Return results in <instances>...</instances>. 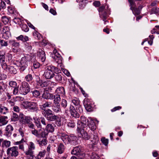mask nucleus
<instances>
[{
	"mask_svg": "<svg viewBox=\"0 0 159 159\" xmlns=\"http://www.w3.org/2000/svg\"><path fill=\"white\" fill-rule=\"evenodd\" d=\"M58 68L52 66H48L45 68L44 75L46 79H51L52 78L54 74L53 71L58 70Z\"/></svg>",
	"mask_w": 159,
	"mask_h": 159,
	"instance_id": "nucleus-1",
	"label": "nucleus"
},
{
	"mask_svg": "<svg viewBox=\"0 0 159 159\" xmlns=\"http://www.w3.org/2000/svg\"><path fill=\"white\" fill-rule=\"evenodd\" d=\"M21 106L24 108L28 109L31 111L34 112L38 110L37 105L35 102L25 101L22 103Z\"/></svg>",
	"mask_w": 159,
	"mask_h": 159,
	"instance_id": "nucleus-2",
	"label": "nucleus"
},
{
	"mask_svg": "<svg viewBox=\"0 0 159 159\" xmlns=\"http://www.w3.org/2000/svg\"><path fill=\"white\" fill-rule=\"evenodd\" d=\"M30 60V55L25 56L21 58L18 64V67L20 71H24L28 66V62Z\"/></svg>",
	"mask_w": 159,
	"mask_h": 159,
	"instance_id": "nucleus-3",
	"label": "nucleus"
},
{
	"mask_svg": "<svg viewBox=\"0 0 159 159\" xmlns=\"http://www.w3.org/2000/svg\"><path fill=\"white\" fill-rule=\"evenodd\" d=\"M35 148V145L33 142H30L29 143L28 150L25 152L27 159H35V157L34 155L33 151Z\"/></svg>",
	"mask_w": 159,
	"mask_h": 159,
	"instance_id": "nucleus-4",
	"label": "nucleus"
},
{
	"mask_svg": "<svg viewBox=\"0 0 159 159\" xmlns=\"http://www.w3.org/2000/svg\"><path fill=\"white\" fill-rule=\"evenodd\" d=\"M0 31L2 34V38L3 39H8L11 36L10 28L9 26L0 24Z\"/></svg>",
	"mask_w": 159,
	"mask_h": 159,
	"instance_id": "nucleus-5",
	"label": "nucleus"
},
{
	"mask_svg": "<svg viewBox=\"0 0 159 159\" xmlns=\"http://www.w3.org/2000/svg\"><path fill=\"white\" fill-rule=\"evenodd\" d=\"M32 134L38 138H46L48 136V132L45 130H43L41 129L37 130L35 129L31 131Z\"/></svg>",
	"mask_w": 159,
	"mask_h": 159,
	"instance_id": "nucleus-6",
	"label": "nucleus"
},
{
	"mask_svg": "<svg viewBox=\"0 0 159 159\" xmlns=\"http://www.w3.org/2000/svg\"><path fill=\"white\" fill-rule=\"evenodd\" d=\"M30 90V86L29 84L25 81L22 82L20 87V93L25 95L28 93Z\"/></svg>",
	"mask_w": 159,
	"mask_h": 159,
	"instance_id": "nucleus-7",
	"label": "nucleus"
},
{
	"mask_svg": "<svg viewBox=\"0 0 159 159\" xmlns=\"http://www.w3.org/2000/svg\"><path fill=\"white\" fill-rule=\"evenodd\" d=\"M7 155L10 157H16L19 154L18 148L17 146L8 148L7 150Z\"/></svg>",
	"mask_w": 159,
	"mask_h": 159,
	"instance_id": "nucleus-8",
	"label": "nucleus"
},
{
	"mask_svg": "<svg viewBox=\"0 0 159 159\" xmlns=\"http://www.w3.org/2000/svg\"><path fill=\"white\" fill-rule=\"evenodd\" d=\"M88 120L84 116H82L80 120L78 121L77 123V128L78 129H83L88 125Z\"/></svg>",
	"mask_w": 159,
	"mask_h": 159,
	"instance_id": "nucleus-9",
	"label": "nucleus"
},
{
	"mask_svg": "<svg viewBox=\"0 0 159 159\" xmlns=\"http://www.w3.org/2000/svg\"><path fill=\"white\" fill-rule=\"evenodd\" d=\"M71 153L77 156L79 159H82L85 157L84 154L81 150L80 148L78 147H75L72 150Z\"/></svg>",
	"mask_w": 159,
	"mask_h": 159,
	"instance_id": "nucleus-10",
	"label": "nucleus"
},
{
	"mask_svg": "<svg viewBox=\"0 0 159 159\" xmlns=\"http://www.w3.org/2000/svg\"><path fill=\"white\" fill-rule=\"evenodd\" d=\"M9 87L12 89L13 88V93L14 95H16L19 92V87L17 86V83L16 81H11L9 83Z\"/></svg>",
	"mask_w": 159,
	"mask_h": 159,
	"instance_id": "nucleus-11",
	"label": "nucleus"
},
{
	"mask_svg": "<svg viewBox=\"0 0 159 159\" xmlns=\"http://www.w3.org/2000/svg\"><path fill=\"white\" fill-rule=\"evenodd\" d=\"M77 131L78 133L79 136L86 140H88L90 138V136L88 135L87 133L83 129H78Z\"/></svg>",
	"mask_w": 159,
	"mask_h": 159,
	"instance_id": "nucleus-12",
	"label": "nucleus"
},
{
	"mask_svg": "<svg viewBox=\"0 0 159 159\" xmlns=\"http://www.w3.org/2000/svg\"><path fill=\"white\" fill-rule=\"evenodd\" d=\"M11 142L7 140H4L3 139H0V148L1 147L2 149L9 148L11 146Z\"/></svg>",
	"mask_w": 159,
	"mask_h": 159,
	"instance_id": "nucleus-13",
	"label": "nucleus"
},
{
	"mask_svg": "<svg viewBox=\"0 0 159 159\" xmlns=\"http://www.w3.org/2000/svg\"><path fill=\"white\" fill-rule=\"evenodd\" d=\"M52 57L54 59L55 62L58 64V67H63L62 64L61 57L60 55L59 54L58 56H52Z\"/></svg>",
	"mask_w": 159,
	"mask_h": 159,
	"instance_id": "nucleus-14",
	"label": "nucleus"
},
{
	"mask_svg": "<svg viewBox=\"0 0 159 159\" xmlns=\"http://www.w3.org/2000/svg\"><path fill=\"white\" fill-rule=\"evenodd\" d=\"M84 105L85 109L89 111L92 110V107L89 100L88 98H85L84 100Z\"/></svg>",
	"mask_w": 159,
	"mask_h": 159,
	"instance_id": "nucleus-15",
	"label": "nucleus"
},
{
	"mask_svg": "<svg viewBox=\"0 0 159 159\" xmlns=\"http://www.w3.org/2000/svg\"><path fill=\"white\" fill-rule=\"evenodd\" d=\"M70 112L71 116L75 118H78L80 116L79 113L75 110L73 106H70Z\"/></svg>",
	"mask_w": 159,
	"mask_h": 159,
	"instance_id": "nucleus-16",
	"label": "nucleus"
},
{
	"mask_svg": "<svg viewBox=\"0 0 159 159\" xmlns=\"http://www.w3.org/2000/svg\"><path fill=\"white\" fill-rule=\"evenodd\" d=\"M59 135L64 143H69V136L64 133H60Z\"/></svg>",
	"mask_w": 159,
	"mask_h": 159,
	"instance_id": "nucleus-17",
	"label": "nucleus"
},
{
	"mask_svg": "<svg viewBox=\"0 0 159 159\" xmlns=\"http://www.w3.org/2000/svg\"><path fill=\"white\" fill-rule=\"evenodd\" d=\"M37 55L42 62H43L45 61L46 57L45 53L43 51L39 49Z\"/></svg>",
	"mask_w": 159,
	"mask_h": 159,
	"instance_id": "nucleus-18",
	"label": "nucleus"
},
{
	"mask_svg": "<svg viewBox=\"0 0 159 159\" xmlns=\"http://www.w3.org/2000/svg\"><path fill=\"white\" fill-rule=\"evenodd\" d=\"M55 125L54 124H48L45 128L46 132H48V135L49 132H53L54 130V127Z\"/></svg>",
	"mask_w": 159,
	"mask_h": 159,
	"instance_id": "nucleus-19",
	"label": "nucleus"
},
{
	"mask_svg": "<svg viewBox=\"0 0 159 159\" xmlns=\"http://www.w3.org/2000/svg\"><path fill=\"white\" fill-rule=\"evenodd\" d=\"M52 109L55 113H59L61 112L60 104H54L52 106Z\"/></svg>",
	"mask_w": 159,
	"mask_h": 159,
	"instance_id": "nucleus-20",
	"label": "nucleus"
},
{
	"mask_svg": "<svg viewBox=\"0 0 159 159\" xmlns=\"http://www.w3.org/2000/svg\"><path fill=\"white\" fill-rule=\"evenodd\" d=\"M52 104V102L47 101H45L42 105H40V108L42 110L46 109L45 108L46 107H51Z\"/></svg>",
	"mask_w": 159,
	"mask_h": 159,
	"instance_id": "nucleus-21",
	"label": "nucleus"
},
{
	"mask_svg": "<svg viewBox=\"0 0 159 159\" xmlns=\"http://www.w3.org/2000/svg\"><path fill=\"white\" fill-rule=\"evenodd\" d=\"M60 104L61 105V107L65 110V112L67 113L68 110L67 109V103L66 100L65 99H62Z\"/></svg>",
	"mask_w": 159,
	"mask_h": 159,
	"instance_id": "nucleus-22",
	"label": "nucleus"
},
{
	"mask_svg": "<svg viewBox=\"0 0 159 159\" xmlns=\"http://www.w3.org/2000/svg\"><path fill=\"white\" fill-rule=\"evenodd\" d=\"M8 117L7 116H0V126L4 125L7 124L8 122Z\"/></svg>",
	"mask_w": 159,
	"mask_h": 159,
	"instance_id": "nucleus-23",
	"label": "nucleus"
},
{
	"mask_svg": "<svg viewBox=\"0 0 159 159\" xmlns=\"http://www.w3.org/2000/svg\"><path fill=\"white\" fill-rule=\"evenodd\" d=\"M42 114L46 118L50 116L52 113V111L50 109H47L42 110Z\"/></svg>",
	"mask_w": 159,
	"mask_h": 159,
	"instance_id": "nucleus-24",
	"label": "nucleus"
},
{
	"mask_svg": "<svg viewBox=\"0 0 159 159\" xmlns=\"http://www.w3.org/2000/svg\"><path fill=\"white\" fill-rule=\"evenodd\" d=\"M56 92L57 94L61 95L63 96L65 94V91L64 88L62 87H58L56 90Z\"/></svg>",
	"mask_w": 159,
	"mask_h": 159,
	"instance_id": "nucleus-25",
	"label": "nucleus"
},
{
	"mask_svg": "<svg viewBox=\"0 0 159 159\" xmlns=\"http://www.w3.org/2000/svg\"><path fill=\"white\" fill-rule=\"evenodd\" d=\"M65 148L64 145L62 143H60L57 146V152L59 154H62L64 152Z\"/></svg>",
	"mask_w": 159,
	"mask_h": 159,
	"instance_id": "nucleus-26",
	"label": "nucleus"
},
{
	"mask_svg": "<svg viewBox=\"0 0 159 159\" xmlns=\"http://www.w3.org/2000/svg\"><path fill=\"white\" fill-rule=\"evenodd\" d=\"M13 128L12 125H8L6 127L5 130L7 135H11L12 133Z\"/></svg>",
	"mask_w": 159,
	"mask_h": 159,
	"instance_id": "nucleus-27",
	"label": "nucleus"
},
{
	"mask_svg": "<svg viewBox=\"0 0 159 159\" xmlns=\"http://www.w3.org/2000/svg\"><path fill=\"white\" fill-rule=\"evenodd\" d=\"M8 112V109L7 107L0 105V113L2 114H6Z\"/></svg>",
	"mask_w": 159,
	"mask_h": 159,
	"instance_id": "nucleus-28",
	"label": "nucleus"
},
{
	"mask_svg": "<svg viewBox=\"0 0 159 159\" xmlns=\"http://www.w3.org/2000/svg\"><path fill=\"white\" fill-rule=\"evenodd\" d=\"M93 135V140H92V143L93 144L95 145L98 142L99 140V139L97 133H95V132H94Z\"/></svg>",
	"mask_w": 159,
	"mask_h": 159,
	"instance_id": "nucleus-29",
	"label": "nucleus"
},
{
	"mask_svg": "<svg viewBox=\"0 0 159 159\" xmlns=\"http://www.w3.org/2000/svg\"><path fill=\"white\" fill-rule=\"evenodd\" d=\"M61 99L60 94H56L55 95L53 100L54 104H60L59 102L61 101Z\"/></svg>",
	"mask_w": 159,
	"mask_h": 159,
	"instance_id": "nucleus-30",
	"label": "nucleus"
},
{
	"mask_svg": "<svg viewBox=\"0 0 159 159\" xmlns=\"http://www.w3.org/2000/svg\"><path fill=\"white\" fill-rule=\"evenodd\" d=\"M89 128L93 131H94L96 129V126L95 123L93 120H91L90 121L89 123L88 124Z\"/></svg>",
	"mask_w": 159,
	"mask_h": 159,
	"instance_id": "nucleus-31",
	"label": "nucleus"
},
{
	"mask_svg": "<svg viewBox=\"0 0 159 159\" xmlns=\"http://www.w3.org/2000/svg\"><path fill=\"white\" fill-rule=\"evenodd\" d=\"M13 21L16 24L19 25L20 26L24 23V20L19 18H15Z\"/></svg>",
	"mask_w": 159,
	"mask_h": 159,
	"instance_id": "nucleus-32",
	"label": "nucleus"
},
{
	"mask_svg": "<svg viewBox=\"0 0 159 159\" xmlns=\"http://www.w3.org/2000/svg\"><path fill=\"white\" fill-rule=\"evenodd\" d=\"M57 117V115L53 114L52 113L50 116H48L46 119L49 121L52 122L55 121Z\"/></svg>",
	"mask_w": 159,
	"mask_h": 159,
	"instance_id": "nucleus-33",
	"label": "nucleus"
},
{
	"mask_svg": "<svg viewBox=\"0 0 159 159\" xmlns=\"http://www.w3.org/2000/svg\"><path fill=\"white\" fill-rule=\"evenodd\" d=\"M32 118L28 116H26L24 118L21 120L20 122L23 124H27L29 122H30V121H32Z\"/></svg>",
	"mask_w": 159,
	"mask_h": 159,
	"instance_id": "nucleus-34",
	"label": "nucleus"
},
{
	"mask_svg": "<svg viewBox=\"0 0 159 159\" xmlns=\"http://www.w3.org/2000/svg\"><path fill=\"white\" fill-rule=\"evenodd\" d=\"M63 74L61 73H56L54 75L56 81L60 82L62 80V75Z\"/></svg>",
	"mask_w": 159,
	"mask_h": 159,
	"instance_id": "nucleus-35",
	"label": "nucleus"
},
{
	"mask_svg": "<svg viewBox=\"0 0 159 159\" xmlns=\"http://www.w3.org/2000/svg\"><path fill=\"white\" fill-rule=\"evenodd\" d=\"M16 39L18 40H22L24 42H26L29 40V38L27 36L24 37V36L22 35H21L20 36L17 37Z\"/></svg>",
	"mask_w": 159,
	"mask_h": 159,
	"instance_id": "nucleus-36",
	"label": "nucleus"
},
{
	"mask_svg": "<svg viewBox=\"0 0 159 159\" xmlns=\"http://www.w3.org/2000/svg\"><path fill=\"white\" fill-rule=\"evenodd\" d=\"M129 2V3L130 6V9L132 11L135 10V7L136 6L134 0H128Z\"/></svg>",
	"mask_w": 159,
	"mask_h": 159,
	"instance_id": "nucleus-37",
	"label": "nucleus"
},
{
	"mask_svg": "<svg viewBox=\"0 0 159 159\" xmlns=\"http://www.w3.org/2000/svg\"><path fill=\"white\" fill-rule=\"evenodd\" d=\"M55 123L58 126H60L62 125L61 122V118L57 115V117L56 118Z\"/></svg>",
	"mask_w": 159,
	"mask_h": 159,
	"instance_id": "nucleus-38",
	"label": "nucleus"
},
{
	"mask_svg": "<svg viewBox=\"0 0 159 159\" xmlns=\"http://www.w3.org/2000/svg\"><path fill=\"white\" fill-rule=\"evenodd\" d=\"M8 70L9 73L11 74H15L17 73L16 69L12 66L9 67Z\"/></svg>",
	"mask_w": 159,
	"mask_h": 159,
	"instance_id": "nucleus-39",
	"label": "nucleus"
},
{
	"mask_svg": "<svg viewBox=\"0 0 159 159\" xmlns=\"http://www.w3.org/2000/svg\"><path fill=\"white\" fill-rule=\"evenodd\" d=\"M77 139L76 137L73 134H71L69 136V143H72L74 141H75Z\"/></svg>",
	"mask_w": 159,
	"mask_h": 159,
	"instance_id": "nucleus-40",
	"label": "nucleus"
},
{
	"mask_svg": "<svg viewBox=\"0 0 159 159\" xmlns=\"http://www.w3.org/2000/svg\"><path fill=\"white\" fill-rule=\"evenodd\" d=\"M37 141L38 143L41 146L45 145L46 144V139H43L42 140L37 139Z\"/></svg>",
	"mask_w": 159,
	"mask_h": 159,
	"instance_id": "nucleus-41",
	"label": "nucleus"
},
{
	"mask_svg": "<svg viewBox=\"0 0 159 159\" xmlns=\"http://www.w3.org/2000/svg\"><path fill=\"white\" fill-rule=\"evenodd\" d=\"M8 45L7 41L0 39V48H2L3 47L7 46Z\"/></svg>",
	"mask_w": 159,
	"mask_h": 159,
	"instance_id": "nucleus-42",
	"label": "nucleus"
},
{
	"mask_svg": "<svg viewBox=\"0 0 159 159\" xmlns=\"http://www.w3.org/2000/svg\"><path fill=\"white\" fill-rule=\"evenodd\" d=\"M7 87V85L5 84L3 81L0 82V90L4 91Z\"/></svg>",
	"mask_w": 159,
	"mask_h": 159,
	"instance_id": "nucleus-43",
	"label": "nucleus"
},
{
	"mask_svg": "<svg viewBox=\"0 0 159 159\" xmlns=\"http://www.w3.org/2000/svg\"><path fill=\"white\" fill-rule=\"evenodd\" d=\"M33 79L32 75L31 74H28L26 75L25 77V80L27 82L31 81Z\"/></svg>",
	"mask_w": 159,
	"mask_h": 159,
	"instance_id": "nucleus-44",
	"label": "nucleus"
},
{
	"mask_svg": "<svg viewBox=\"0 0 159 159\" xmlns=\"http://www.w3.org/2000/svg\"><path fill=\"white\" fill-rule=\"evenodd\" d=\"M9 43L12 46L15 47H17L19 45V43H18L16 42L14 40H10L9 41Z\"/></svg>",
	"mask_w": 159,
	"mask_h": 159,
	"instance_id": "nucleus-45",
	"label": "nucleus"
},
{
	"mask_svg": "<svg viewBox=\"0 0 159 159\" xmlns=\"http://www.w3.org/2000/svg\"><path fill=\"white\" fill-rule=\"evenodd\" d=\"M72 102L76 106L80 105V100L77 98H75L72 100Z\"/></svg>",
	"mask_w": 159,
	"mask_h": 159,
	"instance_id": "nucleus-46",
	"label": "nucleus"
},
{
	"mask_svg": "<svg viewBox=\"0 0 159 159\" xmlns=\"http://www.w3.org/2000/svg\"><path fill=\"white\" fill-rule=\"evenodd\" d=\"M2 21L5 24L7 23L9 21V19L6 16H3L1 17Z\"/></svg>",
	"mask_w": 159,
	"mask_h": 159,
	"instance_id": "nucleus-47",
	"label": "nucleus"
},
{
	"mask_svg": "<svg viewBox=\"0 0 159 159\" xmlns=\"http://www.w3.org/2000/svg\"><path fill=\"white\" fill-rule=\"evenodd\" d=\"M22 30L23 31L27 32L29 30V28L26 24H22L20 26Z\"/></svg>",
	"mask_w": 159,
	"mask_h": 159,
	"instance_id": "nucleus-48",
	"label": "nucleus"
},
{
	"mask_svg": "<svg viewBox=\"0 0 159 159\" xmlns=\"http://www.w3.org/2000/svg\"><path fill=\"white\" fill-rule=\"evenodd\" d=\"M19 116L16 113H13L11 117V120L13 121H16L18 120Z\"/></svg>",
	"mask_w": 159,
	"mask_h": 159,
	"instance_id": "nucleus-49",
	"label": "nucleus"
},
{
	"mask_svg": "<svg viewBox=\"0 0 159 159\" xmlns=\"http://www.w3.org/2000/svg\"><path fill=\"white\" fill-rule=\"evenodd\" d=\"M8 12L11 14H14L15 11V9L14 7L11 6L8 7Z\"/></svg>",
	"mask_w": 159,
	"mask_h": 159,
	"instance_id": "nucleus-50",
	"label": "nucleus"
},
{
	"mask_svg": "<svg viewBox=\"0 0 159 159\" xmlns=\"http://www.w3.org/2000/svg\"><path fill=\"white\" fill-rule=\"evenodd\" d=\"M102 143L105 146H107L108 143V140L105 139V138H102L101 139Z\"/></svg>",
	"mask_w": 159,
	"mask_h": 159,
	"instance_id": "nucleus-51",
	"label": "nucleus"
},
{
	"mask_svg": "<svg viewBox=\"0 0 159 159\" xmlns=\"http://www.w3.org/2000/svg\"><path fill=\"white\" fill-rule=\"evenodd\" d=\"M159 11V9L158 8L154 7L152 9L151 12L152 14H157L158 13Z\"/></svg>",
	"mask_w": 159,
	"mask_h": 159,
	"instance_id": "nucleus-52",
	"label": "nucleus"
},
{
	"mask_svg": "<svg viewBox=\"0 0 159 159\" xmlns=\"http://www.w3.org/2000/svg\"><path fill=\"white\" fill-rule=\"evenodd\" d=\"M61 68V70L65 75L68 76H69L70 75V74L68 70L62 68V67Z\"/></svg>",
	"mask_w": 159,
	"mask_h": 159,
	"instance_id": "nucleus-53",
	"label": "nucleus"
},
{
	"mask_svg": "<svg viewBox=\"0 0 159 159\" xmlns=\"http://www.w3.org/2000/svg\"><path fill=\"white\" fill-rule=\"evenodd\" d=\"M67 125L68 127L73 128L75 125V123L73 121H70L67 123Z\"/></svg>",
	"mask_w": 159,
	"mask_h": 159,
	"instance_id": "nucleus-54",
	"label": "nucleus"
},
{
	"mask_svg": "<svg viewBox=\"0 0 159 159\" xmlns=\"http://www.w3.org/2000/svg\"><path fill=\"white\" fill-rule=\"evenodd\" d=\"M76 110L78 113H81L83 112V109L80 105L76 106Z\"/></svg>",
	"mask_w": 159,
	"mask_h": 159,
	"instance_id": "nucleus-55",
	"label": "nucleus"
},
{
	"mask_svg": "<svg viewBox=\"0 0 159 159\" xmlns=\"http://www.w3.org/2000/svg\"><path fill=\"white\" fill-rule=\"evenodd\" d=\"M32 121H30L27 124L28 126L32 129H34V125L32 122Z\"/></svg>",
	"mask_w": 159,
	"mask_h": 159,
	"instance_id": "nucleus-56",
	"label": "nucleus"
},
{
	"mask_svg": "<svg viewBox=\"0 0 159 159\" xmlns=\"http://www.w3.org/2000/svg\"><path fill=\"white\" fill-rule=\"evenodd\" d=\"M1 66L2 68L4 70H6L7 71L9 67L6 63L1 64Z\"/></svg>",
	"mask_w": 159,
	"mask_h": 159,
	"instance_id": "nucleus-57",
	"label": "nucleus"
},
{
	"mask_svg": "<svg viewBox=\"0 0 159 159\" xmlns=\"http://www.w3.org/2000/svg\"><path fill=\"white\" fill-rule=\"evenodd\" d=\"M45 153L46 151L45 150H44L42 151H40L39 152L38 155V157H43L45 154Z\"/></svg>",
	"mask_w": 159,
	"mask_h": 159,
	"instance_id": "nucleus-58",
	"label": "nucleus"
},
{
	"mask_svg": "<svg viewBox=\"0 0 159 159\" xmlns=\"http://www.w3.org/2000/svg\"><path fill=\"white\" fill-rule=\"evenodd\" d=\"M100 17L102 18L103 20L104 21L107 17V15L106 13L105 12H103V13L101 14Z\"/></svg>",
	"mask_w": 159,
	"mask_h": 159,
	"instance_id": "nucleus-59",
	"label": "nucleus"
},
{
	"mask_svg": "<svg viewBox=\"0 0 159 159\" xmlns=\"http://www.w3.org/2000/svg\"><path fill=\"white\" fill-rule=\"evenodd\" d=\"M39 92L37 90H34L33 92V94L34 96L37 97L40 95Z\"/></svg>",
	"mask_w": 159,
	"mask_h": 159,
	"instance_id": "nucleus-60",
	"label": "nucleus"
},
{
	"mask_svg": "<svg viewBox=\"0 0 159 159\" xmlns=\"http://www.w3.org/2000/svg\"><path fill=\"white\" fill-rule=\"evenodd\" d=\"M49 93L46 92H44L42 95V97L44 99H48Z\"/></svg>",
	"mask_w": 159,
	"mask_h": 159,
	"instance_id": "nucleus-61",
	"label": "nucleus"
},
{
	"mask_svg": "<svg viewBox=\"0 0 159 159\" xmlns=\"http://www.w3.org/2000/svg\"><path fill=\"white\" fill-rule=\"evenodd\" d=\"M0 7H1V9H4L6 8V4L4 1L2 0L0 2Z\"/></svg>",
	"mask_w": 159,
	"mask_h": 159,
	"instance_id": "nucleus-62",
	"label": "nucleus"
},
{
	"mask_svg": "<svg viewBox=\"0 0 159 159\" xmlns=\"http://www.w3.org/2000/svg\"><path fill=\"white\" fill-rule=\"evenodd\" d=\"M40 121L42 124L44 125H46V120L43 117H40Z\"/></svg>",
	"mask_w": 159,
	"mask_h": 159,
	"instance_id": "nucleus-63",
	"label": "nucleus"
},
{
	"mask_svg": "<svg viewBox=\"0 0 159 159\" xmlns=\"http://www.w3.org/2000/svg\"><path fill=\"white\" fill-rule=\"evenodd\" d=\"M18 132L20 135L23 137L24 136V131L22 128H20L18 129Z\"/></svg>",
	"mask_w": 159,
	"mask_h": 159,
	"instance_id": "nucleus-64",
	"label": "nucleus"
}]
</instances>
